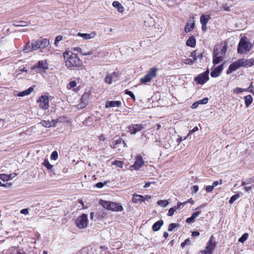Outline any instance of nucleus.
Here are the masks:
<instances>
[{
  "instance_id": "nucleus-38",
  "label": "nucleus",
  "mask_w": 254,
  "mask_h": 254,
  "mask_svg": "<svg viewBox=\"0 0 254 254\" xmlns=\"http://www.w3.org/2000/svg\"><path fill=\"white\" fill-rule=\"evenodd\" d=\"M239 197L240 195L238 193L233 195L232 196H231L230 199L229 200V203L232 204Z\"/></svg>"
},
{
  "instance_id": "nucleus-6",
  "label": "nucleus",
  "mask_w": 254,
  "mask_h": 254,
  "mask_svg": "<svg viewBox=\"0 0 254 254\" xmlns=\"http://www.w3.org/2000/svg\"><path fill=\"white\" fill-rule=\"evenodd\" d=\"M75 224L77 227L79 229L86 228L88 224L87 215L82 214L81 215L77 217L75 220Z\"/></svg>"
},
{
  "instance_id": "nucleus-56",
  "label": "nucleus",
  "mask_w": 254,
  "mask_h": 254,
  "mask_svg": "<svg viewBox=\"0 0 254 254\" xmlns=\"http://www.w3.org/2000/svg\"><path fill=\"white\" fill-rule=\"evenodd\" d=\"M198 130V128L197 127H194L191 130H190L189 131V134H192L193 132L197 131Z\"/></svg>"
},
{
  "instance_id": "nucleus-58",
  "label": "nucleus",
  "mask_w": 254,
  "mask_h": 254,
  "mask_svg": "<svg viewBox=\"0 0 254 254\" xmlns=\"http://www.w3.org/2000/svg\"><path fill=\"white\" fill-rule=\"evenodd\" d=\"M198 187L196 185H194L192 187V190L194 192H196L198 191Z\"/></svg>"
},
{
  "instance_id": "nucleus-54",
  "label": "nucleus",
  "mask_w": 254,
  "mask_h": 254,
  "mask_svg": "<svg viewBox=\"0 0 254 254\" xmlns=\"http://www.w3.org/2000/svg\"><path fill=\"white\" fill-rule=\"evenodd\" d=\"M104 184L102 182H99L95 184V187L98 188H102L104 187Z\"/></svg>"
},
{
  "instance_id": "nucleus-21",
  "label": "nucleus",
  "mask_w": 254,
  "mask_h": 254,
  "mask_svg": "<svg viewBox=\"0 0 254 254\" xmlns=\"http://www.w3.org/2000/svg\"><path fill=\"white\" fill-rule=\"evenodd\" d=\"M216 52L217 51L213 54V64L214 65L218 64L224 60L223 57L222 56H219V54L216 53Z\"/></svg>"
},
{
  "instance_id": "nucleus-53",
  "label": "nucleus",
  "mask_w": 254,
  "mask_h": 254,
  "mask_svg": "<svg viewBox=\"0 0 254 254\" xmlns=\"http://www.w3.org/2000/svg\"><path fill=\"white\" fill-rule=\"evenodd\" d=\"M193 63V61L191 59H186L185 61V63L186 64H192Z\"/></svg>"
},
{
  "instance_id": "nucleus-5",
  "label": "nucleus",
  "mask_w": 254,
  "mask_h": 254,
  "mask_svg": "<svg viewBox=\"0 0 254 254\" xmlns=\"http://www.w3.org/2000/svg\"><path fill=\"white\" fill-rule=\"evenodd\" d=\"M34 47L36 50L38 49H44L50 45V40L47 38L41 37L38 40H33Z\"/></svg>"
},
{
  "instance_id": "nucleus-25",
  "label": "nucleus",
  "mask_w": 254,
  "mask_h": 254,
  "mask_svg": "<svg viewBox=\"0 0 254 254\" xmlns=\"http://www.w3.org/2000/svg\"><path fill=\"white\" fill-rule=\"evenodd\" d=\"M34 47V44L33 41H32L31 43L29 42L26 44L23 48V51L25 53H28L32 51L36 50Z\"/></svg>"
},
{
  "instance_id": "nucleus-27",
  "label": "nucleus",
  "mask_w": 254,
  "mask_h": 254,
  "mask_svg": "<svg viewBox=\"0 0 254 254\" xmlns=\"http://www.w3.org/2000/svg\"><path fill=\"white\" fill-rule=\"evenodd\" d=\"M33 90H34V88L33 87H30L28 89H27L23 91L19 92L17 94V96L22 97V96H25L26 95H28L30 94L33 91Z\"/></svg>"
},
{
  "instance_id": "nucleus-14",
  "label": "nucleus",
  "mask_w": 254,
  "mask_h": 254,
  "mask_svg": "<svg viewBox=\"0 0 254 254\" xmlns=\"http://www.w3.org/2000/svg\"><path fill=\"white\" fill-rule=\"evenodd\" d=\"M143 127L142 124H132L127 127L131 134H135L137 132L140 131Z\"/></svg>"
},
{
  "instance_id": "nucleus-63",
  "label": "nucleus",
  "mask_w": 254,
  "mask_h": 254,
  "mask_svg": "<svg viewBox=\"0 0 254 254\" xmlns=\"http://www.w3.org/2000/svg\"><path fill=\"white\" fill-rule=\"evenodd\" d=\"M198 105H199V103H198V101H197L192 104V108H196L198 106Z\"/></svg>"
},
{
  "instance_id": "nucleus-23",
  "label": "nucleus",
  "mask_w": 254,
  "mask_h": 254,
  "mask_svg": "<svg viewBox=\"0 0 254 254\" xmlns=\"http://www.w3.org/2000/svg\"><path fill=\"white\" fill-rule=\"evenodd\" d=\"M145 201V198L143 195L137 194H133L132 196V202L134 203H136L138 202H144Z\"/></svg>"
},
{
  "instance_id": "nucleus-40",
  "label": "nucleus",
  "mask_w": 254,
  "mask_h": 254,
  "mask_svg": "<svg viewBox=\"0 0 254 254\" xmlns=\"http://www.w3.org/2000/svg\"><path fill=\"white\" fill-rule=\"evenodd\" d=\"M41 124L43 127H50L51 126L50 125V121H45V120L42 121L41 122Z\"/></svg>"
},
{
  "instance_id": "nucleus-59",
  "label": "nucleus",
  "mask_w": 254,
  "mask_h": 254,
  "mask_svg": "<svg viewBox=\"0 0 254 254\" xmlns=\"http://www.w3.org/2000/svg\"><path fill=\"white\" fill-rule=\"evenodd\" d=\"M163 203V205L165 206L167 204L168 202L166 200H159L158 201V204H160L161 203Z\"/></svg>"
},
{
  "instance_id": "nucleus-47",
  "label": "nucleus",
  "mask_w": 254,
  "mask_h": 254,
  "mask_svg": "<svg viewBox=\"0 0 254 254\" xmlns=\"http://www.w3.org/2000/svg\"><path fill=\"white\" fill-rule=\"evenodd\" d=\"M27 25V22L25 21H17V27L25 26Z\"/></svg>"
},
{
  "instance_id": "nucleus-45",
  "label": "nucleus",
  "mask_w": 254,
  "mask_h": 254,
  "mask_svg": "<svg viewBox=\"0 0 254 254\" xmlns=\"http://www.w3.org/2000/svg\"><path fill=\"white\" fill-rule=\"evenodd\" d=\"M190 241L189 239H187L184 242L182 243L181 246L182 248H184L187 245H189Z\"/></svg>"
},
{
  "instance_id": "nucleus-55",
  "label": "nucleus",
  "mask_w": 254,
  "mask_h": 254,
  "mask_svg": "<svg viewBox=\"0 0 254 254\" xmlns=\"http://www.w3.org/2000/svg\"><path fill=\"white\" fill-rule=\"evenodd\" d=\"M11 184L10 183L7 182L4 184H2L1 181H0V187H9L11 186Z\"/></svg>"
},
{
  "instance_id": "nucleus-12",
  "label": "nucleus",
  "mask_w": 254,
  "mask_h": 254,
  "mask_svg": "<svg viewBox=\"0 0 254 254\" xmlns=\"http://www.w3.org/2000/svg\"><path fill=\"white\" fill-rule=\"evenodd\" d=\"M135 162L134 164L130 166L131 168L135 170H138L144 164V161L142 157L140 155H137L135 156Z\"/></svg>"
},
{
  "instance_id": "nucleus-61",
  "label": "nucleus",
  "mask_w": 254,
  "mask_h": 254,
  "mask_svg": "<svg viewBox=\"0 0 254 254\" xmlns=\"http://www.w3.org/2000/svg\"><path fill=\"white\" fill-rule=\"evenodd\" d=\"M187 203H190L191 204H193L194 203V201L191 198L189 199L188 200H187Z\"/></svg>"
},
{
  "instance_id": "nucleus-4",
  "label": "nucleus",
  "mask_w": 254,
  "mask_h": 254,
  "mask_svg": "<svg viewBox=\"0 0 254 254\" xmlns=\"http://www.w3.org/2000/svg\"><path fill=\"white\" fill-rule=\"evenodd\" d=\"M157 72L158 68L156 67L150 68L144 77L140 78V83L142 84H146L148 82H150L153 78L157 76Z\"/></svg>"
},
{
  "instance_id": "nucleus-32",
  "label": "nucleus",
  "mask_w": 254,
  "mask_h": 254,
  "mask_svg": "<svg viewBox=\"0 0 254 254\" xmlns=\"http://www.w3.org/2000/svg\"><path fill=\"white\" fill-rule=\"evenodd\" d=\"M116 73L114 72L111 75H108L106 76L105 78V81L106 83H109V84L111 83L112 82V79H113V75H116Z\"/></svg>"
},
{
  "instance_id": "nucleus-29",
  "label": "nucleus",
  "mask_w": 254,
  "mask_h": 254,
  "mask_svg": "<svg viewBox=\"0 0 254 254\" xmlns=\"http://www.w3.org/2000/svg\"><path fill=\"white\" fill-rule=\"evenodd\" d=\"M209 15H202L200 18V21L201 24H207L208 20L210 19Z\"/></svg>"
},
{
  "instance_id": "nucleus-49",
  "label": "nucleus",
  "mask_w": 254,
  "mask_h": 254,
  "mask_svg": "<svg viewBox=\"0 0 254 254\" xmlns=\"http://www.w3.org/2000/svg\"><path fill=\"white\" fill-rule=\"evenodd\" d=\"M59 122V119L57 120H52V121H50V123L51 126V127H55L56 126L57 123Z\"/></svg>"
},
{
  "instance_id": "nucleus-42",
  "label": "nucleus",
  "mask_w": 254,
  "mask_h": 254,
  "mask_svg": "<svg viewBox=\"0 0 254 254\" xmlns=\"http://www.w3.org/2000/svg\"><path fill=\"white\" fill-rule=\"evenodd\" d=\"M178 226H179L178 224L171 223L168 226V230L169 231H172L174 228H176Z\"/></svg>"
},
{
  "instance_id": "nucleus-10",
  "label": "nucleus",
  "mask_w": 254,
  "mask_h": 254,
  "mask_svg": "<svg viewBox=\"0 0 254 254\" xmlns=\"http://www.w3.org/2000/svg\"><path fill=\"white\" fill-rule=\"evenodd\" d=\"M111 146L117 149L118 151H120L127 146V144L124 140L121 138H119L117 140H113Z\"/></svg>"
},
{
  "instance_id": "nucleus-64",
  "label": "nucleus",
  "mask_w": 254,
  "mask_h": 254,
  "mask_svg": "<svg viewBox=\"0 0 254 254\" xmlns=\"http://www.w3.org/2000/svg\"><path fill=\"white\" fill-rule=\"evenodd\" d=\"M202 25V30L203 31H205L206 30V24H201Z\"/></svg>"
},
{
  "instance_id": "nucleus-39",
  "label": "nucleus",
  "mask_w": 254,
  "mask_h": 254,
  "mask_svg": "<svg viewBox=\"0 0 254 254\" xmlns=\"http://www.w3.org/2000/svg\"><path fill=\"white\" fill-rule=\"evenodd\" d=\"M10 175L3 174H0V179L4 181L9 180L10 179Z\"/></svg>"
},
{
  "instance_id": "nucleus-15",
  "label": "nucleus",
  "mask_w": 254,
  "mask_h": 254,
  "mask_svg": "<svg viewBox=\"0 0 254 254\" xmlns=\"http://www.w3.org/2000/svg\"><path fill=\"white\" fill-rule=\"evenodd\" d=\"M90 97V93L89 92H85L81 96L79 104L81 108H84L87 105V102Z\"/></svg>"
},
{
  "instance_id": "nucleus-50",
  "label": "nucleus",
  "mask_w": 254,
  "mask_h": 254,
  "mask_svg": "<svg viewBox=\"0 0 254 254\" xmlns=\"http://www.w3.org/2000/svg\"><path fill=\"white\" fill-rule=\"evenodd\" d=\"M94 54V51L91 50L87 52H83L81 53V55L83 56H88V55H91Z\"/></svg>"
},
{
  "instance_id": "nucleus-57",
  "label": "nucleus",
  "mask_w": 254,
  "mask_h": 254,
  "mask_svg": "<svg viewBox=\"0 0 254 254\" xmlns=\"http://www.w3.org/2000/svg\"><path fill=\"white\" fill-rule=\"evenodd\" d=\"M28 209L27 208L23 209L20 211V213L23 214H28Z\"/></svg>"
},
{
  "instance_id": "nucleus-28",
  "label": "nucleus",
  "mask_w": 254,
  "mask_h": 254,
  "mask_svg": "<svg viewBox=\"0 0 254 254\" xmlns=\"http://www.w3.org/2000/svg\"><path fill=\"white\" fill-rule=\"evenodd\" d=\"M186 45L190 47H194L196 45V41L193 36L190 37L186 42Z\"/></svg>"
},
{
  "instance_id": "nucleus-30",
  "label": "nucleus",
  "mask_w": 254,
  "mask_h": 254,
  "mask_svg": "<svg viewBox=\"0 0 254 254\" xmlns=\"http://www.w3.org/2000/svg\"><path fill=\"white\" fill-rule=\"evenodd\" d=\"M245 103L246 107H248L253 102V97L251 95H248L244 97Z\"/></svg>"
},
{
  "instance_id": "nucleus-24",
  "label": "nucleus",
  "mask_w": 254,
  "mask_h": 254,
  "mask_svg": "<svg viewBox=\"0 0 254 254\" xmlns=\"http://www.w3.org/2000/svg\"><path fill=\"white\" fill-rule=\"evenodd\" d=\"M201 213V211H198L193 213L191 217L188 218L186 221L188 223H193L195 221V219Z\"/></svg>"
},
{
  "instance_id": "nucleus-20",
  "label": "nucleus",
  "mask_w": 254,
  "mask_h": 254,
  "mask_svg": "<svg viewBox=\"0 0 254 254\" xmlns=\"http://www.w3.org/2000/svg\"><path fill=\"white\" fill-rule=\"evenodd\" d=\"M195 24L194 22V19L193 17H191L190 18L189 22H188L185 26V31L186 33H188L190 32L191 30H192L194 27Z\"/></svg>"
},
{
  "instance_id": "nucleus-19",
  "label": "nucleus",
  "mask_w": 254,
  "mask_h": 254,
  "mask_svg": "<svg viewBox=\"0 0 254 254\" xmlns=\"http://www.w3.org/2000/svg\"><path fill=\"white\" fill-rule=\"evenodd\" d=\"M122 106V102L120 101H107L105 103V107H120Z\"/></svg>"
},
{
  "instance_id": "nucleus-52",
  "label": "nucleus",
  "mask_w": 254,
  "mask_h": 254,
  "mask_svg": "<svg viewBox=\"0 0 254 254\" xmlns=\"http://www.w3.org/2000/svg\"><path fill=\"white\" fill-rule=\"evenodd\" d=\"M15 251V249L14 248H11L9 249L7 253V254H16L14 253Z\"/></svg>"
},
{
  "instance_id": "nucleus-9",
  "label": "nucleus",
  "mask_w": 254,
  "mask_h": 254,
  "mask_svg": "<svg viewBox=\"0 0 254 254\" xmlns=\"http://www.w3.org/2000/svg\"><path fill=\"white\" fill-rule=\"evenodd\" d=\"M39 108L42 110H46L49 107V98L47 95L41 96L37 100Z\"/></svg>"
},
{
  "instance_id": "nucleus-7",
  "label": "nucleus",
  "mask_w": 254,
  "mask_h": 254,
  "mask_svg": "<svg viewBox=\"0 0 254 254\" xmlns=\"http://www.w3.org/2000/svg\"><path fill=\"white\" fill-rule=\"evenodd\" d=\"M209 69H207L204 72L199 74L194 78V81L198 84L203 85L209 79Z\"/></svg>"
},
{
  "instance_id": "nucleus-41",
  "label": "nucleus",
  "mask_w": 254,
  "mask_h": 254,
  "mask_svg": "<svg viewBox=\"0 0 254 254\" xmlns=\"http://www.w3.org/2000/svg\"><path fill=\"white\" fill-rule=\"evenodd\" d=\"M58 157V153L57 151H53L51 155V159L56 160Z\"/></svg>"
},
{
  "instance_id": "nucleus-18",
  "label": "nucleus",
  "mask_w": 254,
  "mask_h": 254,
  "mask_svg": "<svg viewBox=\"0 0 254 254\" xmlns=\"http://www.w3.org/2000/svg\"><path fill=\"white\" fill-rule=\"evenodd\" d=\"M241 67L239 60L231 64L227 70V74H230Z\"/></svg>"
},
{
  "instance_id": "nucleus-31",
  "label": "nucleus",
  "mask_w": 254,
  "mask_h": 254,
  "mask_svg": "<svg viewBox=\"0 0 254 254\" xmlns=\"http://www.w3.org/2000/svg\"><path fill=\"white\" fill-rule=\"evenodd\" d=\"M113 6L117 8L118 11L120 12H123V6L118 1H114L112 3Z\"/></svg>"
},
{
  "instance_id": "nucleus-37",
  "label": "nucleus",
  "mask_w": 254,
  "mask_h": 254,
  "mask_svg": "<svg viewBox=\"0 0 254 254\" xmlns=\"http://www.w3.org/2000/svg\"><path fill=\"white\" fill-rule=\"evenodd\" d=\"M77 85L76 82L75 81H71L69 82V83L67 85V88L68 89H71L72 88L75 87Z\"/></svg>"
},
{
  "instance_id": "nucleus-13",
  "label": "nucleus",
  "mask_w": 254,
  "mask_h": 254,
  "mask_svg": "<svg viewBox=\"0 0 254 254\" xmlns=\"http://www.w3.org/2000/svg\"><path fill=\"white\" fill-rule=\"evenodd\" d=\"M216 51H217L216 53L219 54V56H223L226 53L227 51V46L225 45H223L222 43L216 45L214 48L213 53H214Z\"/></svg>"
},
{
  "instance_id": "nucleus-35",
  "label": "nucleus",
  "mask_w": 254,
  "mask_h": 254,
  "mask_svg": "<svg viewBox=\"0 0 254 254\" xmlns=\"http://www.w3.org/2000/svg\"><path fill=\"white\" fill-rule=\"evenodd\" d=\"M112 165H116L117 167L119 168H123L124 163L122 161L115 160L112 162Z\"/></svg>"
},
{
  "instance_id": "nucleus-60",
  "label": "nucleus",
  "mask_w": 254,
  "mask_h": 254,
  "mask_svg": "<svg viewBox=\"0 0 254 254\" xmlns=\"http://www.w3.org/2000/svg\"><path fill=\"white\" fill-rule=\"evenodd\" d=\"M199 232H198V231H193L192 232V234L191 235L193 236V237H195V236H198L199 235Z\"/></svg>"
},
{
  "instance_id": "nucleus-62",
  "label": "nucleus",
  "mask_w": 254,
  "mask_h": 254,
  "mask_svg": "<svg viewBox=\"0 0 254 254\" xmlns=\"http://www.w3.org/2000/svg\"><path fill=\"white\" fill-rule=\"evenodd\" d=\"M182 205V202H178L177 203V206H175V208L176 209H178L180 208V207H181V206Z\"/></svg>"
},
{
  "instance_id": "nucleus-51",
  "label": "nucleus",
  "mask_w": 254,
  "mask_h": 254,
  "mask_svg": "<svg viewBox=\"0 0 254 254\" xmlns=\"http://www.w3.org/2000/svg\"><path fill=\"white\" fill-rule=\"evenodd\" d=\"M213 188L212 186H207L205 188V190L208 192H211L213 190Z\"/></svg>"
},
{
  "instance_id": "nucleus-8",
  "label": "nucleus",
  "mask_w": 254,
  "mask_h": 254,
  "mask_svg": "<svg viewBox=\"0 0 254 254\" xmlns=\"http://www.w3.org/2000/svg\"><path fill=\"white\" fill-rule=\"evenodd\" d=\"M213 236H211L209 238L208 242L207 243V246L205 250L200 251L201 254H212L213 251L215 249L216 244L213 242Z\"/></svg>"
},
{
  "instance_id": "nucleus-44",
  "label": "nucleus",
  "mask_w": 254,
  "mask_h": 254,
  "mask_svg": "<svg viewBox=\"0 0 254 254\" xmlns=\"http://www.w3.org/2000/svg\"><path fill=\"white\" fill-rule=\"evenodd\" d=\"M63 39V36L62 35H59L56 37V39L55 40V45L56 46L58 45V43Z\"/></svg>"
},
{
  "instance_id": "nucleus-11",
  "label": "nucleus",
  "mask_w": 254,
  "mask_h": 254,
  "mask_svg": "<svg viewBox=\"0 0 254 254\" xmlns=\"http://www.w3.org/2000/svg\"><path fill=\"white\" fill-rule=\"evenodd\" d=\"M49 68V64L47 60L39 61L31 67V70L39 69L40 71H45Z\"/></svg>"
},
{
  "instance_id": "nucleus-17",
  "label": "nucleus",
  "mask_w": 254,
  "mask_h": 254,
  "mask_svg": "<svg viewBox=\"0 0 254 254\" xmlns=\"http://www.w3.org/2000/svg\"><path fill=\"white\" fill-rule=\"evenodd\" d=\"M223 69V64L215 67L211 72L210 75L212 77H217L219 76Z\"/></svg>"
},
{
  "instance_id": "nucleus-48",
  "label": "nucleus",
  "mask_w": 254,
  "mask_h": 254,
  "mask_svg": "<svg viewBox=\"0 0 254 254\" xmlns=\"http://www.w3.org/2000/svg\"><path fill=\"white\" fill-rule=\"evenodd\" d=\"M222 184V180L221 179L219 180V181H214L212 183V186L214 188V187H216L218 185H221Z\"/></svg>"
},
{
  "instance_id": "nucleus-43",
  "label": "nucleus",
  "mask_w": 254,
  "mask_h": 254,
  "mask_svg": "<svg viewBox=\"0 0 254 254\" xmlns=\"http://www.w3.org/2000/svg\"><path fill=\"white\" fill-rule=\"evenodd\" d=\"M176 210L177 209L175 208V207L170 208L169 210V211H168V216H173Z\"/></svg>"
},
{
  "instance_id": "nucleus-1",
  "label": "nucleus",
  "mask_w": 254,
  "mask_h": 254,
  "mask_svg": "<svg viewBox=\"0 0 254 254\" xmlns=\"http://www.w3.org/2000/svg\"><path fill=\"white\" fill-rule=\"evenodd\" d=\"M65 66L70 69H77L82 65V61L76 54L66 51L63 53Z\"/></svg>"
},
{
  "instance_id": "nucleus-33",
  "label": "nucleus",
  "mask_w": 254,
  "mask_h": 254,
  "mask_svg": "<svg viewBox=\"0 0 254 254\" xmlns=\"http://www.w3.org/2000/svg\"><path fill=\"white\" fill-rule=\"evenodd\" d=\"M42 164L46 167L48 170H51L53 167V166L50 163L48 159H45Z\"/></svg>"
},
{
  "instance_id": "nucleus-46",
  "label": "nucleus",
  "mask_w": 254,
  "mask_h": 254,
  "mask_svg": "<svg viewBox=\"0 0 254 254\" xmlns=\"http://www.w3.org/2000/svg\"><path fill=\"white\" fill-rule=\"evenodd\" d=\"M208 98H204L203 99L199 100L198 101L199 104H205L208 102Z\"/></svg>"
},
{
  "instance_id": "nucleus-34",
  "label": "nucleus",
  "mask_w": 254,
  "mask_h": 254,
  "mask_svg": "<svg viewBox=\"0 0 254 254\" xmlns=\"http://www.w3.org/2000/svg\"><path fill=\"white\" fill-rule=\"evenodd\" d=\"M249 235L248 233H244L241 237H240L239 239V242L243 243L244 242H245L248 238Z\"/></svg>"
},
{
  "instance_id": "nucleus-16",
  "label": "nucleus",
  "mask_w": 254,
  "mask_h": 254,
  "mask_svg": "<svg viewBox=\"0 0 254 254\" xmlns=\"http://www.w3.org/2000/svg\"><path fill=\"white\" fill-rule=\"evenodd\" d=\"M241 67H250L254 64V59L239 60Z\"/></svg>"
},
{
  "instance_id": "nucleus-3",
  "label": "nucleus",
  "mask_w": 254,
  "mask_h": 254,
  "mask_svg": "<svg viewBox=\"0 0 254 254\" xmlns=\"http://www.w3.org/2000/svg\"><path fill=\"white\" fill-rule=\"evenodd\" d=\"M252 44L247 42L246 37H242L238 46V53L241 54H246L252 49Z\"/></svg>"
},
{
  "instance_id": "nucleus-26",
  "label": "nucleus",
  "mask_w": 254,
  "mask_h": 254,
  "mask_svg": "<svg viewBox=\"0 0 254 254\" xmlns=\"http://www.w3.org/2000/svg\"><path fill=\"white\" fill-rule=\"evenodd\" d=\"M164 222L162 220H159L156 222L152 226V230L154 231H158L161 227L163 225Z\"/></svg>"
},
{
  "instance_id": "nucleus-36",
  "label": "nucleus",
  "mask_w": 254,
  "mask_h": 254,
  "mask_svg": "<svg viewBox=\"0 0 254 254\" xmlns=\"http://www.w3.org/2000/svg\"><path fill=\"white\" fill-rule=\"evenodd\" d=\"M125 93L127 95H129L133 101H135V97L131 91H128V90L127 89L125 90Z\"/></svg>"
},
{
  "instance_id": "nucleus-2",
  "label": "nucleus",
  "mask_w": 254,
  "mask_h": 254,
  "mask_svg": "<svg viewBox=\"0 0 254 254\" xmlns=\"http://www.w3.org/2000/svg\"><path fill=\"white\" fill-rule=\"evenodd\" d=\"M99 204L106 209L111 211H122L124 210L123 206L119 203L101 199Z\"/></svg>"
},
{
  "instance_id": "nucleus-22",
  "label": "nucleus",
  "mask_w": 254,
  "mask_h": 254,
  "mask_svg": "<svg viewBox=\"0 0 254 254\" xmlns=\"http://www.w3.org/2000/svg\"><path fill=\"white\" fill-rule=\"evenodd\" d=\"M77 35L82 37L84 39L88 40L94 38L96 35V33L95 32H92L89 34L78 33Z\"/></svg>"
}]
</instances>
